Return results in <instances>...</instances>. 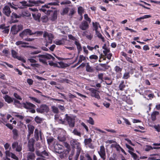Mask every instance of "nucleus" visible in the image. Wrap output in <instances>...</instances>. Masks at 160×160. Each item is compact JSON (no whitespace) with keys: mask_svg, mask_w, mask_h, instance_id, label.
<instances>
[{"mask_svg":"<svg viewBox=\"0 0 160 160\" xmlns=\"http://www.w3.org/2000/svg\"><path fill=\"white\" fill-rule=\"evenodd\" d=\"M37 57L39 58V61L44 64H47L46 59H52L53 60L55 59V58L51 55L46 53L44 55H38Z\"/></svg>","mask_w":160,"mask_h":160,"instance_id":"f257e3e1","label":"nucleus"},{"mask_svg":"<svg viewBox=\"0 0 160 160\" xmlns=\"http://www.w3.org/2000/svg\"><path fill=\"white\" fill-rule=\"evenodd\" d=\"M28 2L30 3L29 4L27 3V2L25 1H23L22 2H19V3L22 4L23 6L27 7H32L34 6V5H38L40 4H42L44 3V2L38 0L37 1L29 0Z\"/></svg>","mask_w":160,"mask_h":160,"instance_id":"f03ea898","label":"nucleus"},{"mask_svg":"<svg viewBox=\"0 0 160 160\" xmlns=\"http://www.w3.org/2000/svg\"><path fill=\"white\" fill-rule=\"evenodd\" d=\"M43 37L45 38L48 37V40H47L46 39V43L45 44L46 47H48V45L49 44H51L52 43V40L53 38V36L52 34L50 33H48L47 32H45L43 34Z\"/></svg>","mask_w":160,"mask_h":160,"instance_id":"7ed1b4c3","label":"nucleus"},{"mask_svg":"<svg viewBox=\"0 0 160 160\" xmlns=\"http://www.w3.org/2000/svg\"><path fill=\"white\" fill-rule=\"evenodd\" d=\"M36 154L38 156L45 158L49 156V153L46 150L41 151L39 150H36L35 151Z\"/></svg>","mask_w":160,"mask_h":160,"instance_id":"20e7f679","label":"nucleus"},{"mask_svg":"<svg viewBox=\"0 0 160 160\" xmlns=\"http://www.w3.org/2000/svg\"><path fill=\"white\" fill-rule=\"evenodd\" d=\"M36 111L40 113L44 112H47L49 111V108L46 105H42L39 108H37Z\"/></svg>","mask_w":160,"mask_h":160,"instance_id":"39448f33","label":"nucleus"},{"mask_svg":"<svg viewBox=\"0 0 160 160\" xmlns=\"http://www.w3.org/2000/svg\"><path fill=\"white\" fill-rule=\"evenodd\" d=\"M70 143L73 148H77V150H81L80 143L76 140L72 139Z\"/></svg>","mask_w":160,"mask_h":160,"instance_id":"423d86ee","label":"nucleus"},{"mask_svg":"<svg viewBox=\"0 0 160 160\" xmlns=\"http://www.w3.org/2000/svg\"><path fill=\"white\" fill-rule=\"evenodd\" d=\"M12 148L15 149L16 151L18 152H20L22 150V145L21 144H19L17 141L14 142L12 144Z\"/></svg>","mask_w":160,"mask_h":160,"instance_id":"0eeeda50","label":"nucleus"},{"mask_svg":"<svg viewBox=\"0 0 160 160\" xmlns=\"http://www.w3.org/2000/svg\"><path fill=\"white\" fill-rule=\"evenodd\" d=\"M33 35L32 31L29 29L24 30L22 32L20 33L19 36L23 38L27 35Z\"/></svg>","mask_w":160,"mask_h":160,"instance_id":"6e6552de","label":"nucleus"},{"mask_svg":"<svg viewBox=\"0 0 160 160\" xmlns=\"http://www.w3.org/2000/svg\"><path fill=\"white\" fill-rule=\"evenodd\" d=\"M65 120L68 122L69 126L73 127L74 126L75 121L74 119L68 116L67 114L65 115Z\"/></svg>","mask_w":160,"mask_h":160,"instance_id":"1a4fd4ad","label":"nucleus"},{"mask_svg":"<svg viewBox=\"0 0 160 160\" xmlns=\"http://www.w3.org/2000/svg\"><path fill=\"white\" fill-rule=\"evenodd\" d=\"M35 140L33 138H31L28 141V146L29 151L33 152L34 151V144Z\"/></svg>","mask_w":160,"mask_h":160,"instance_id":"9d476101","label":"nucleus"},{"mask_svg":"<svg viewBox=\"0 0 160 160\" xmlns=\"http://www.w3.org/2000/svg\"><path fill=\"white\" fill-rule=\"evenodd\" d=\"M98 153L101 158L103 160H105L106 158L105 149L103 146H102L100 147L99 151Z\"/></svg>","mask_w":160,"mask_h":160,"instance_id":"9b49d317","label":"nucleus"},{"mask_svg":"<svg viewBox=\"0 0 160 160\" xmlns=\"http://www.w3.org/2000/svg\"><path fill=\"white\" fill-rule=\"evenodd\" d=\"M79 27L82 30H86L89 28V25L86 21H83L79 25Z\"/></svg>","mask_w":160,"mask_h":160,"instance_id":"f8f14e48","label":"nucleus"},{"mask_svg":"<svg viewBox=\"0 0 160 160\" xmlns=\"http://www.w3.org/2000/svg\"><path fill=\"white\" fill-rule=\"evenodd\" d=\"M2 12L7 16L9 17L10 16L12 12L9 6L6 5L3 9Z\"/></svg>","mask_w":160,"mask_h":160,"instance_id":"ddd939ff","label":"nucleus"},{"mask_svg":"<svg viewBox=\"0 0 160 160\" xmlns=\"http://www.w3.org/2000/svg\"><path fill=\"white\" fill-rule=\"evenodd\" d=\"M55 151L58 153H61L62 152L61 150H63V146L59 144H56L53 145Z\"/></svg>","mask_w":160,"mask_h":160,"instance_id":"4468645a","label":"nucleus"},{"mask_svg":"<svg viewBox=\"0 0 160 160\" xmlns=\"http://www.w3.org/2000/svg\"><path fill=\"white\" fill-rule=\"evenodd\" d=\"M34 136L35 138L37 141L39 140V137H40L41 140H42L41 132L39 131L37 128L35 129Z\"/></svg>","mask_w":160,"mask_h":160,"instance_id":"2eb2a0df","label":"nucleus"},{"mask_svg":"<svg viewBox=\"0 0 160 160\" xmlns=\"http://www.w3.org/2000/svg\"><path fill=\"white\" fill-rule=\"evenodd\" d=\"M23 107L27 109H31L35 107V106L30 102H26L23 103Z\"/></svg>","mask_w":160,"mask_h":160,"instance_id":"dca6fc26","label":"nucleus"},{"mask_svg":"<svg viewBox=\"0 0 160 160\" xmlns=\"http://www.w3.org/2000/svg\"><path fill=\"white\" fill-rule=\"evenodd\" d=\"M31 15V13L27 10L24 9L22 11L21 14L20 15L21 16L25 17H29Z\"/></svg>","mask_w":160,"mask_h":160,"instance_id":"f3484780","label":"nucleus"},{"mask_svg":"<svg viewBox=\"0 0 160 160\" xmlns=\"http://www.w3.org/2000/svg\"><path fill=\"white\" fill-rule=\"evenodd\" d=\"M91 95L92 96L98 99H99L100 98V97L98 92L96 90L94 89H93L92 90Z\"/></svg>","mask_w":160,"mask_h":160,"instance_id":"a211bd4d","label":"nucleus"},{"mask_svg":"<svg viewBox=\"0 0 160 160\" xmlns=\"http://www.w3.org/2000/svg\"><path fill=\"white\" fill-rule=\"evenodd\" d=\"M32 16L34 20L39 22H40V19L41 16L40 13L36 12L35 13H32Z\"/></svg>","mask_w":160,"mask_h":160,"instance_id":"6ab92c4d","label":"nucleus"},{"mask_svg":"<svg viewBox=\"0 0 160 160\" xmlns=\"http://www.w3.org/2000/svg\"><path fill=\"white\" fill-rule=\"evenodd\" d=\"M12 132L13 133V138L14 140H17L18 136V131L17 129L15 128L13 129Z\"/></svg>","mask_w":160,"mask_h":160,"instance_id":"aec40b11","label":"nucleus"},{"mask_svg":"<svg viewBox=\"0 0 160 160\" xmlns=\"http://www.w3.org/2000/svg\"><path fill=\"white\" fill-rule=\"evenodd\" d=\"M74 43L77 46V48L78 49V53H79L82 50V48L81 44L79 43L78 40H77L76 41H75V42H74Z\"/></svg>","mask_w":160,"mask_h":160,"instance_id":"412c9836","label":"nucleus"},{"mask_svg":"<svg viewBox=\"0 0 160 160\" xmlns=\"http://www.w3.org/2000/svg\"><path fill=\"white\" fill-rule=\"evenodd\" d=\"M5 101L8 103H10L13 102V98H12L8 95H6L4 98Z\"/></svg>","mask_w":160,"mask_h":160,"instance_id":"4be33fe9","label":"nucleus"},{"mask_svg":"<svg viewBox=\"0 0 160 160\" xmlns=\"http://www.w3.org/2000/svg\"><path fill=\"white\" fill-rule=\"evenodd\" d=\"M86 71L88 72H94V69L89 65L88 63H87L86 65Z\"/></svg>","mask_w":160,"mask_h":160,"instance_id":"5701e85b","label":"nucleus"},{"mask_svg":"<svg viewBox=\"0 0 160 160\" xmlns=\"http://www.w3.org/2000/svg\"><path fill=\"white\" fill-rule=\"evenodd\" d=\"M11 31L13 35L16 34L18 32L17 25L13 26L11 28Z\"/></svg>","mask_w":160,"mask_h":160,"instance_id":"b1692460","label":"nucleus"},{"mask_svg":"<svg viewBox=\"0 0 160 160\" xmlns=\"http://www.w3.org/2000/svg\"><path fill=\"white\" fill-rule=\"evenodd\" d=\"M89 58L91 61L92 62H93L97 61L98 58V56L95 55H91L90 56Z\"/></svg>","mask_w":160,"mask_h":160,"instance_id":"393cba45","label":"nucleus"},{"mask_svg":"<svg viewBox=\"0 0 160 160\" xmlns=\"http://www.w3.org/2000/svg\"><path fill=\"white\" fill-rule=\"evenodd\" d=\"M28 132L30 134H33L34 129V127L32 125L29 124L28 125Z\"/></svg>","mask_w":160,"mask_h":160,"instance_id":"a878e982","label":"nucleus"},{"mask_svg":"<svg viewBox=\"0 0 160 160\" xmlns=\"http://www.w3.org/2000/svg\"><path fill=\"white\" fill-rule=\"evenodd\" d=\"M85 60L86 57L82 55H80L79 57L78 61L76 65H78L81 63L82 61H85Z\"/></svg>","mask_w":160,"mask_h":160,"instance_id":"bb28decb","label":"nucleus"},{"mask_svg":"<svg viewBox=\"0 0 160 160\" xmlns=\"http://www.w3.org/2000/svg\"><path fill=\"white\" fill-rule=\"evenodd\" d=\"M27 158L29 159H33L35 158V155L34 153L32 152H29L27 154Z\"/></svg>","mask_w":160,"mask_h":160,"instance_id":"cd10ccee","label":"nucleus"},{"mask_svg":"<svg viewBox=\"0 0 160 160\" xmlns=\"http://www.w3.org/2000/svg\"><path fill=\"white\" fill-rule=\"evenodd\" d=\"M57 18V13L56 11L54 12L52 16L50 19L52 21H55Z\"/></svg>","mask_w":160,"mask_h":160,"instance_id":"c85d7f7f","label":"nucleus"},{"mask_svg":"<svg viewBox=\"0 0 160 160\" xmlns=\"http://www.w3.org/2000/svg\"><path fill=\"white\" fill-rule=\"evenodd\" d=\"M128 152L131 155L132 157L134 160H139L137 155L136 153H133L131 151L129 150Z\"/></svg>","mask_w":160,"mask_h":160,"instance_id":"c756f323","label":"nucleus"},{"mask_svg":"<svg viewBox=\"0 0 160 160\" xmlns=\"http://www.w3.org/2000/svg\"><path fill=\"white\" fill-rule=\"evenodd\" d=\"M159 114V112L155 111L152 112L151 114V118L152 121H154L156 119V116Z\"/></svg>","mask_w":160,"mask_h":160,"instance_id":"7c9ffc66","label":"nucleus"},{"mask_svg":"<svg viewBox=\"0 0 160 160\" xmlns=\"http://www.w3.org/2000/svg\"><path fill=\"white\" fill-rule=\"evenodd\" d=\"M96 31V35L97 37H98L99 38L101 39L102 41L103 42H104V38L102 36V35L99 32L98 30Z\"/></svg>","mask_w":160,"mask_h":160,"instance_id":"2f4dec72","label":"nucleus"},{"mask_svg":"<svg viewBox=\"0 0 160 160\" xmlns=\"http://www.w3.org/2000/svg\"><path fill=\"white\" fill-rule=\"evenodd\" d=\"M72 132L75 135L79 137H81V132L79 131L77 129H74Z\"/></svg>","mask_w":160,"mask_h":160,"instance_id":"473e14b6","label":"nucleus"},{"mask_svg":"<svg viewBox=\"0 0 160 160\" xmlns=\"http://www.w3.org/2000/svg\"><path fill=\"white\" fill-rule=\"evenodd\" d=\"M48 144L50 145L51 144L53 143V142H55V139L52 137H49L47 139Z\"/></svg>","mask_w":160,"mask_h":160,"instance_id":"72a5a7b5","label":"nucleus"},{"mask_svg":"<svg viewBox=\"0 0 160 160\" xmlns=\"http://www.w3.org/2000/svg\"><path fill=\"white\" fill-rule=\"evenodd\" d=\"M58 139L60 142H64L66 140V138L63 135H59L58 137Z\"/></svg>","mask_w":160,"mask_h":160,"instance_id":"f704fd0d","label":"nucleus"},{"mask_svg":"<svg viewBox=\"0 0 160 160\" xmlns=\"http://www.w3.org/2000/svg\"><path fill=\"white\" fill-rule=\"evenodd\" d=\"M125 87V85L124 84V82L123 81H121V83L119 86V88L120 90H123Z\"/></svg>","mask_w":160,"mask_h":160,"instance_id":"c9c22d12","label":"nucleus"},{"mask_svg":"<svg viewBox=\"0 0 160 160\" xmlns=\"http://www.w3.org/2000/svg\"><path fill=\"white\" fill-rule=\"evenodd\" d=\"M11 54L12 57L14 58H16L18 57V52L14 50H11Z\"/></svg>","mask_w":160,"mask_h":160,"instance_id":"e433bc0d","label":"nucleus"},{"mask_svg":"<svg viewBox=\"0 0 160 160\" xmlns=\"http://www.w3.org/2000/svg\"><path fill=\"white\" fill-rule=\"evenodd\" d=\"M78 13L79 15L82 16V14L84 12V9L81 7H79L78 9Z\"/></svg>","mask_w":160,"mask_h":160,"instance_id":"4c0bfd02","label":"nucleus"},{"mask_svg":"<svg viewBox=\"0 0 160 160\" xmlns=\"http://www.w3.org/2000/svg\"><path fill=\"white\" fill-rule=\"evenodd\" d=\"M92 142V139L90 138L85 139H84V143L86 145L90 144Z\"/></svg>","mask_w":160,"mask_h":160,"instance_id":"58836bf2","label":"nucleus"},{"mask_svg":"<svg viewBox=\"0 0 160 160\" xmlns=\"http://www.w3.org/2000/svg\"><path fill=\"white\" fill-rule=\"evenodd\" d=\"M69 10V8L68 7L65 8L63 10L62 12L61 13V14L64 15V14H67Z\"/></svg>","mask_w":160,"mask_h":160,"instance_id":"ea45409f","label":"nucleus"},{"mask_svg":"<svg viewBox=\"0 0 160 160\" xmlns=\"http://www.w3.org/2000/svg\"><path fill=\"white\" fill-rule=\"evenodd\" d=\"M11 17L12 19L20 18L21 17V16L18 15L16 13L13 12L12 14V16Z\"/></svg>","mask_w":160,"mask_h":160,"instance_id":"a19ab883","label":"nucleus"},{"mask_svg":"<svg viewBox=\"0 0 160 160\" xmlns=\"http://www.w3.org/2000/svg\"><path fill=\"white\" fill-rule=\"evenodd\" d=\"M74 8H72L70 9V12L69 14V16H72L73 15L75 12Z\"/></svg>","mask_w":160,"mask_h":160,"instance_id":"79ce46f5","label":"nucleus"},{"mask_svg":"<svg viewBox=\"0 0 160 160\" xmlns=\"http://www.w3.org/2000/svg\"><path fill=\"white\" fill-rule=\"evenodd\" d=\"M35 120L37 123H40L42 120V119L38 116L36 117L35 118Z\"/></svg>","mask_w":160,"mask_h":160,"instance_id":"37998d69","label":"nucleus"},{"mask_svg":"<svg viewBox=\"0 0 160 160\" xmlns=\"http://www.w3.org/2000/svg\"><path fill=\"white\" fill-rule=\"evenodd\" d=\"M29 98L32 100L38 103H41V101L36 98L32 97H29Z\"/></svg>","mask_w":160,"mask_h":160,"instance_id":"c03bdc74","label":"nucleus"},{"mask_svg":"<svg viewBox=\"0 0 160 160\" xmlns=\"http://www.w3.org/2000/svg\"><path fill=\"white\" fill-rule=\"evenodd\" d=\"M52 108L54 113H57L58 112V110L57 107L54 106H52Z\"/></svg>","mask_w":160,"mask_h":160,"instance_id":"a18cd8bd","label":"nucleus"},{"mask_svg":"<svg viewBox=\"0 0 160 160\" xmlns=\"http://www.w3.org/2000/svg\"><path fill=\"white\" fill-rule=\"evenodd\" d=\"M68 36L70 39L74 41V42L78 40L71 34H69Z\"/></svg>","mask_w":160,"mask_h":160,"instance_id":"49530a36","label":"nucleus"},{"mask_svg":"<svg viewBox=\"0 0 160 160\" xmlns=\"http://www.w3.org/2000/svg\"><path fill=\"white\" fill-rule=\"evenodd\" d=\"M41 19L43 22H47L48 20V17L46 15L42 16L41 17Z\"/></svg>","mask_w":160,"mask_h":160,"instance_id":"de8ad7c7","label":"nucleus"},{"mask_svg":"<svg viewBox=\"0 0 160 160\" xmlns=\"http://www.w3.org/2000/svg\"><path fill=\"white\" fill-rule=\"evenodd\" d=\"M92 24L95 31H97V29L98 28V25H99V24L97 22H95V23L93 22Z\"/></svg>","mask_w":160,"mask_h":160,"instance_id":"09e8293b","label":"nucleus"},{"mask_svg":"<svg viewBox=\"0 0 160 160\" xmlns=\"http://www.w3.org/2000/svg\"><path fill=\"white\" fill-rule=\"evenodd\" d=\"M109 160H117V155L116 154L113 153L112 156L110 157Z\"/></svg>","mask_w":160,"mask_h":160,"instance_id":"8fccbe9b","label":"nucleus"},{"mask_svg":"<svg viewBox=\"0 0 160 160\" xmlns=\"http://www.w3.org/2000/svg\"><path fill=\"white\" fill-rule=\"evenodd\" d=\"M129 77V73L128 72H127L125 73L124 74L123 78L124 79H127Z\"/></svg>","mask_w":160,"mask_h":160,"instance_id":"3c124183","label":"nucleus"},{"mask_svg":"<svg viewBox=\"0 0 160 160\" xmlns=\"http://www.w3.org/2000/svg\"><path fill=\"white\" fill-rule=\"evenodd\" d=\"M8 4L11 8H12L13 9H14L17 10L18 9V8L14 6H15V5L13 4V3H11V2H8Z\"/></svg>","mask_w":160,"mask_h":160,"instance_id":"603ef678","label":"nucleus"},{"mask_svg":"<svg viewBox=\"0 0 160 160\" xmlns=\"http://www.w3.org/2000/svg\"><path fill=\"white\" fill-rule=\"evenodd\" d=\"M59 63L60 65V66H58L57 65V67H58L59 68H64L66 67L65 66V64L62 62H59Z\"/></svg>","mask_w":160,"mask_h":160,"instance_id":"864d4df0","label":"nucleus"},{"mask_svg":"<svg viewBox=\"0 0 160 160\" xmlns=\"http://www.w3.org/2000/svg\"><path fill=\"white\" fill-rule=\"evenodd\" d=\"M84 18L86 21H88L89 23H90L91 20L90 18L88 17L87 14H86L84 15Z\"/></svg>","mask_w":160,"mask_h":160,"instance_id":"5fc2aeb1","label":"nucleus"},{"mask_svg":"<svg viewBox=\"0 0 160 160\" xmlns=\"http://www.w3.org/2000/svg\"><path fill=\"white\" fill-rule=\"evenodd\" d=\"M28 44L27 43L24 42H23L22 41H18L17 42H16V44L17 46H18L20 45H22L23 44Z\"/></svg>","mask_w":160,"mask_h":160,"instance_id":"6e6d98bb","label":"nucleus"},{"mask_svg":"<svg viewBox=\"0 0 160 160\" xmlns=\"http://www.w3.org/2000/svg\"><path fill=\"white\" fill-rule=\"evenodd\" d=\"M88 122L91 125L94 124V121L92 117H89V119L88 121Z\"/></svg>","mask_w":160,"mask_h":160,"instance_id":"4d7b16f0","label":"nucleus"},{"mask_svg":"<svg viewBox=\"0 0 160 160\" xmlns=\"http://www.w3.org/2000/svg\"><path fill=\"white\" fill-rule=\"evenodd\" d=\"M55 43L58 45H61L63 44L64 43V42H63L62 40H58L56 41Z\"/></svg>","mask_w":160,"mask_h":160,"instance_id":"13d9d810","label":"nucleus"},{"mask_svg":"<svg viewBox=\"0 0 160 160\" xmlns=\"http://www.w3.org/2000/svg\"><path fill=\"white\" fill-rule=\"evenodd\" d=\"M81 150H77L76 154L74 158L75 160H78V157L79 155Z\"/></svg>","mask_w":160,"mask_h":160,"instance_id":"bf43d9fd","label":"nucleus"},{"mask_svg":"<svg viewBox=\"0 0 160 160\" xmlns=\"http://www.w3.org/2000/svg\"><path fill=\"white\" fill-rule=\"evenodd\" d=\"M71 2L69 0H66L62 2L61 3V5L63 4H67L71 3Z\"/></svg>","mask_w":160,"mask_h":160,"instance_id":"052dcab7","label":"nucleus"},{"mask_svg":"<svg viewBox=\"0 0 160 160\" xmlns=\"http://www.w3.org/2000/svg\"><path fill=\"white\" fill-rule=\"evenodd\" d=\"M43 32L42 31H38L35 32H32V33H33V35L36 34L38 35H41L43 33Z\"/></svg>","mask_w":160,"mask_h":160,"instance_id":"680f3d73","label":"nucleus"},{"mask_svg":"<svg viewBox=\"0 0 160 160\" xmlns=\"http://www.w3.org/2000/svg\"><path fill=\"white\" fill-rule=\"evenodd\" d=\"M27 82L29 85H31L33 84V81L31 79L28 78L27 80Z\"/></svg>","mask_w":160,"mask_h":160,"instance_id":"e2e57ef3","label":"nucleus"},{"mask_svg":"<svg viewBox=\"0 0 160 160\" xmlns=\"http://www.w3.org/2000/svg\"><path fill=\"white\" fill-rule=\"evenodd\" d=\"M152 149V147L150 146L147 145L146 146L145 150L146 151H148Z\"/></svg>","mask_w":160,"mask_h":160,"instance_id":"0e129e2a","label":"nucleus"},{"mask_svg":"<svg viewBox=\"0 0 160 160\" xmlns=\"http://www.w3.org/2000/svg\"><path fill=\"white\" fill-rule=\"evenodd\" d=\"M14 97L16 98L17 99L21 100L22 99V98H21V97L18 95L17 93H15L14 94Z\"/></svg>","mask_w":160,"mask_h":160,"instance_id":"69168bd1","label":"nucleus"},{"mask_svg":"<svg viewBox=\"0 0 160 160\" xmlns=\"http://www.w3.org/2000/svg\"><path fill=\"white\" fill-rule=\"evenodd\" d=\"M110 52V50L109 49L107 48H105V50L103 51V53L104 54L105 56H106L108 53Z\"/></svg>","mask_w":160,"mask_h":160,"instance_id":"338daca9","label":"nucleus"},{"mask_svg":"<svg viewBox=\"0 0 160 160\" xmlns=\"http://www.w3.org/2000/svg\"><path fill=\"white\" fill-rule=\"evenodd\" d=\"M17 27L18 28V32L20 31L21 30L23 29L22 25L21 24L18 25L17 26Z\"/></svg>","mask_w":160,"mask_h":160,"instance_id":"774afa93","label":"nucleus"}]
</instances>
